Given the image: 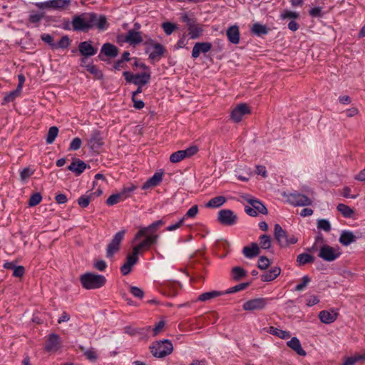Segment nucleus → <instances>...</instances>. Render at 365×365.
<instances>
[{
	"mask_svg": "<svg viewBox=\"0 0 365 365\" xmlns=\"http://www.w3.org/2000/svg\"><path fill=\"white\" fill-rule=\"evenodd\" d=\"M164 223L162 220H157L147 227H141L136 232L133 242L141 237H144V239L133 247L132 253L128 255L126 262L120 267V272L123 275H128L131 272L132 267L138 261V255L139 254L149 250L153 245L158 243L160 235L157 233V231Z\"/></svg>",
	"mask_w": 365,
	"mask_h": 365,
	"instance_id": "1",
	"label": "nucleus"
},
{
	"mask_svg": "<svg viewBox=\"0 0 365 365\" xmlns=\"http://www.w3.org/2000/svg\"><path fill=\"white\" fill-rule=\"evenodd\" d=\"M72 26L74 31L86 32L94 27L99 30H106L108 24L105 16H98L95 13H83L73 18Z\"/></svg>",
	"mask_w": 365,
	"mask_h": 365,
	"instance_id": "2",
	"label": "nucleus"
},
{
	"mask_svg": "<svg viewBox=\"0 0 365 365\" xmlns=\"http://www.w3.org/2000/svg\"><path fill=\"white\" fill-rule=\"evenodd\" d=\"M80 282L86 289H96L103 287L106 279L103 275L93 272H86L80 276Z\"/></svg>",
	"mask_w": 365,
	"mask_h": 365,
	"instance_id": "3",
	"label": "nucleus"
},
{
	"mask_svg": "<svg viewBox=\"0 0 365 365\" xmlns=\"http://www.w3.org/2000/svg\"><path fill=\"white\" fill-rule=\"evenodd\" d=\"M150 352L156 358H164L173 351L171 341L168 339L157 341L150 346Z\"/></svg>",
	"mask_w": 365,
	"mask_h": 365,
	"instance_id": "4",
	"label": "nucleus"
},
{
	"mask_svg": "<svg viewBox=\"0 0 365 365\" xmlns=\"http://www.w3.org/2000/svg\"><path fill=\"white\" fill-rule=\"evenodd\" d=\"M274 237L281 247H287L297 242V238L294 235H289L279 224H275L274 227Z\"/></svg>",
	"mask_w": 365,
	"mask_h": 365,
	"instance_id": "5",
	"label": "nucleus"
},
{
	"mask_svg": "<svg viewBox=\"0 0 365 365\" xmlns=\"http://www.w3.org/2000/svg\"><path fill=\"white\" fill-rule=\"evenodd\" d=\"M281 195L286 198V201L293 205V206H299L304 207L311 205L312 201L305 195L301 194L297 192L287 193L284 191L280 192Z\"/></svg>",
	"mask_w": 365,
	"mask_h": 365,
	"instance_id": "6",
	"label": "nucleus"
},
{
	"mask_svg": "<svg viewBox=\"0 0 365 365\" xmlns=\"http://www.w3.org/2000/svg\"><path fill=\"white\" fill-rule=\"evenodd\" d=\"M246 200L250 205H246L245 207V211L248 215L256 217L258 214L267 215L268 213L265 205L259 200L254 197H248L246 198Z\"/></svg>",
	"mask_w": 365,
	"mask_h": 365,
	"instance_id": "7",
	"label": "nucleus"
},
{
	"mask_svg": "<svg viewBox=\"0 0 365 365\" xmlns=\"http://www.w3.org/2000/svg\"><path fill=\"white\" fill-rule=\"evenodd\" d=\"M137 188V186L132 184L129 187H124L122 191L113 194L106 200V204L108 206H113L120 202L124 201L130 197L133 192Z\"/></svg>",
	"mask_w": 365,
	"mask_h": 365,
	"instance_id": "8",
	"label": "nucleus"
},
{
	"mask_svg": "<svg viewBox=\"0 0 365 365\" xmlns=\"http://www.w3.org/2000/svg\"><path fill=\"white\" fill-rule=\"evenodd\" d=\"M269 302L268 298H255L245 302L242 309L245 311H256L264 309Z\"/></svg>",
	"mask_w": 365,
	"mask_h": 365,
	"instance_id": "9",
	"label": "nucleus"
},
{
	"mask_svg": "<svg viewBox=\"0 0 365 365\" xmlns=\"http://www.w3.org/2000/svg\"><path fill=\"white\" fill-rule=\"evenodd\" d=\"M341 252L329 245H323L319 253V257L327 262H332L339 257Z\"/></svg>",
	"mask_w": 365,
	"mask_h": 365,
	"instance_id": "10",
	"label": "nucleus"
},
{
	"mask_svg": "<svg viewBox=\"0 0 365 365\" xmlns=\"http://www.w3.org/2000/svg\"><path fill=\"white\" fill-rule=\"evenodd\" d=\"M217 220L223 225L232 226L237 223V216L232 210L224 209L219 211Z\"/></svg>",
	"mask_w": 365,
	"mask_h": 365,
	"instance_id": "11",
	"label": "nucleus"
},
{
	"mask_svg": "<svg viewBox=\"0 0 365 365\" xmlns=\"http://www.w3.org/2000/svg\"><path fill=\"white\" fill-rule=\"evenodd\" d=\"M198 149L196 146H191L185 150H178L172 153L170 156V161L173 163H179L186 158L195 155Z\"/></svg>",
	"mask_w": 365,
	"mask_h": 365,
	"instance_id": "12",
	"label": "nucleus"
},
{
	"mask_svg": "<svg viewBox=\"0 0 365 365\" xmlns=\"http://www.w3.org/2000/svg\"><path fill=\"white\" fill-rule=\"evenodd\" d=\"M71 3V0H49L45 2L37 3L36 6L41 9H62L68 6Z\"/></svg>",
	"mask_w": 365,
	"mask_h": 365,
	"instance_id": "13",
	"label": "nucleus"
},
{
	"mask_svg": "<svg viewBox=\"0 0 365 365\" xmlns=\"http://www.w3.org/2000/svg\"><path fill=\"white\" fill-rule=\"evenodd\" d=\"M250 113V107L246 103H240L231 111L230 118L235 123H239L244 115Z\"/></svg>",
	"mask_w": 365,
	"mask_h": 365,
	"instance_id": "14",
	"label": "nucleus"
},
{
	"mask_svg": "<svg viewBox=\"0 0 365 365\" xmlns=\"http://www.w3.org/2000/svg\"><path fill=\"white\" fill-rule=\"evenodd\" d=\"M61 341L56 334H51L46 341L44 350L47 352H56L61 348Z\"/></svg>",
	"mask_w": 365,
	"mask_h": 365,
	"instance_id": "15",
	"label": "nucleus"
},
{
	"mask_svg": "<svg viewBox=\"0 0 365 365\" xmlns=\"http://www.w3.org/2000/svg\"><path fill=\"white\" fill-rule=\"evenodd\" d=\"M212 43L210 42H197L192 51V57L197 58L201 53H206L212 48Z\"/></svg>",
	"mask_w": 365,
	"mask_h": 365,
	"instance_id": "16",
	"label": "nucleus"
},
{
	"mask_svg": "<svg viewBox=\"0 0 365 365\" xmlns=\"http://www.w3.org/2000/svg\"><path fill=\"white\" fill-rule=\"evenodd\" d=\"M103 54L110 58H115L118 54V48L112 43H106L102 46L101 53L98 56V57L103 61L104 58L102 57Z\"/></svg>",
	"mask_w": 365,
	"mask_h": 365,
	"instance_id": "17",
	"label": "nucleus"
},
{
	"mask_svg": "<svg viewBox=\"0 0 365 365\" xmlns=\"http://www.w3.org/2000/svg\"><path fill=\"white\" fill-rule=\"evenodd\" d=\"M78 51L82 56L88 57L94 56L97 52V48L92 46L91 41H86L79 43Z\"/></svg>",
	"mask_w": 365,
	"mask_h": 365,
	"instance_id": "18",
	"label": "nucleus"
},
{
	"mask_svg": "<svg viewBox=\"0 0 365 365\" xmlns=\"http://www.w3.org/2000/svg\"><path fill=\"white\" fill-rule=\"evenodd\" d=\"M242 253L247 258L252 259L259 255V246L256 242H252L250 246L243 247Z\"/></svg>",
	"mask_w": 365,
	"mask_h": 365,
	"instance_id": "19",
	"label": "nucleus"
},
{
	"mask_svg": "<svg viewBox=\"0 0 365 365\" xmlns=\"http://www.w3.org/2000/svg\"><path fill=\"white\" fill-rule=\"evenodd\" d=\"M86 164L81 160L80 159L75 158L71 165L68 167V169L75 173L76 175H79L86 168Z\"/></svg>",
	"mask_w": 365,
	"mask_h": 365,
	"instance_id": "20",
	"label": "nucleus"
},
{
	"mask_svg": "<svg viewBox=\"0 0 365 365\" xmlns=\"http://www.w3.org/2000/svg\"><path fill=\"white\" fill-rule=\"evenodd\" d=\"M338 314L334 311H321L319 314V318L322 323L331 324L337 318Z\"/></svg>",
	"mask_w": 365,
	"mask_h": 365,
	"instance_id": "21",
	"label": "nucleus"
},
{
	"mask_svg": "<svg viewBox=\"0 0 365 365\" xmlns=\"http://www.w3.org/2000/svg\"><path fill=\"white\" fill-rule=\"evenodd\" d=\"M356 240V236L350 230H343L340 235L339 241L344 246H349Z\"/></svg>",
	"mask_w": 365,
	"mask_h": 365,
	"instance_id": "22",
	"label": "nucleus"
},
{
	"mask_svg": "<svg viewBox=\"0 0 365 365\" xmlns=\"http://www.w3.org/2000/svg\"><path fill=\"white\" fill-rule=\"evenodd\" d=\"M227 36L230 42L237 44L240 42V31L239 27L236 25L230 26L226 32Z\"/></svg>",
	"mask_w": 365,
	"mask_h": 365,
	"instance_id": "23",
	"label": "nucleus"
},
{
	"mask_svg": "<svg viewBox=\"0 0 365 365\" xmlns=\"http://www.w3.org/2000/svg\"><path fill=\"white\" fill-rule=\"evenodd\" d=\"M281 273L279 267H273L269 270L261 275L262 282H271L275 279Z\"/></svg>",
	"mask_w": 365,
	"mask_h": 365,
	"instance_id": "24",
	"label": "nucleus"
},
{
	"mask_svg": "<svg viewBox=\"0 0 365 365\" xmlns=\"http://www.w3.org/2000/svg\"><path fill=\"white\" fill-rule=\"evenodd\" d=\"M287 345L299 356H306L307 353L302 347L301 343L298 338L292 337L289 341L287 342Z\"/></svg>",
	"mask_w": 365,
	"mask_h": 365,
	"instance_id": "25",
	"label": "nucleus"
},
{
	"mask_svg": "<svg viewBox=\"0 0 365 365\" xmlns=\"http://www.w3.org/2000/svg\"><path fill=\"white\" fill-rule=\"evenodd\" d=\"M125 41L130 44H138L143 41L140 32L130 30L125 36Z\"/></svg>",
	"mask_w": 365,
	"mask_h": 365,
	"instance_id": "26",
	"label": "nucleus"
},
{
	"mask_svg": "<svg viewBox=\"0 0 365 365\" xmlns=\"http://www.w3.org/2000/svg\"><path fill=\"white\" fill-rule=\"evenodd\" d=\"M88 143L93 149L99 148L103 144V139L98 131L95 130L92 133Z\"/></svg>",
	"mask_w": 365,
	"mask_h": 365,
	"instance_id": "27",
	"label": "nucleus"
},
{
	"mask_svg": "<svg viewBox=\"0 0 365 365\" xmlns=\"http://www.w3.org/2000/svg\"><path fill=\"white\" fill-rule=\"evenodd\" d=\"M150 80V72H143L138 74H135V79L133 81V83L136 86H145L146 85Z\"/></svg>",
	"mask_w": 365,
	"mask_h": 365,
	"instance_id": "28",
	"label": "nucleus"
},
{
	"mask_svg": "<svg viewBox=\"0 0 365 365\" xmlns=\"http://www.w3.org/2000/svg\"><path fill=\"white\" fill-rule=\"evenodd\" d=\"M153 51L149 55L150 58L153 60L160 59L165 52L164 46L158 43L153 45Z\"/></svg>",
	"mask_w": 365,
	"mask_h": 365,
	"instance_id": "29",
	"label": "nucleus"
},
{
	"mask_svg": "<svg viewBox=\"0 0 365 365\" xmlns=\"http://www.w3.org/2000/svg\"><path fill=\"white\" fill-rule=\"evenodd\" d=\"M268 333L278 336L280 339H286L290 337L291 334L290 332L288 331H284L282 329H279L278 328H276L274 327H269L267 331Z\"/></svg>",
	"mask_w": 365,
	"mask_h": 365,
	"instance_id": "30",
	"label": "nucleus"
},
{
	"mask_svg": "<svg viewBox=\"0 0 365 365\" xmlns=\"http://www.w3.org/2000/svg\"><path fill=\"white\" fill-rule=\"evenodd\" d=\"M222 294H224V292H220V291H215V290L204 292L199 295V297L197 298V301H200V302L209 301L213 298L220 297Z\"/></svg>",
	"mask_w": 365,
	"mask_h": 365,
	"instance_id": "31",
	"label": "nucleus"
},
{
	"mask_svg": "<svg viewBox=\"0 0 365 365\" xmlns=\"http://www.w3.org/2000/svg\"><path fill=\"white\" fill-rule=\"evenodd\" d=\"M225 202L226 198L224 196H217L210 200L207 202L206 207L210 208H217L224 205Z\"/></svg>",
	"mask_w": 365,
	"mask_h": 365,
	"instance_id": "32",
	"label": "nucleus"
},
{
	"mask_svg": "<svg viewBox=\"0 0 365 365\" xmlns=\"http://www.w3.org/2000/svg\"><path fill=\"white\" fill-rule=\"evenodd\" d=\"M268 31L269 29L266 26L259 23H255L251 28V32L258 36L265 35L268 33Z\"/></svg>",
	"mask_w": 365,
	"mask_h": 365,
	"instance_id": "33",
	"label": "nucleus"
},
{
	"mask_svg": "<svg viewBox=\"0 0 365 365\" xmlns=\"http://www.w3.org/2000/svg\"><path fill=\"white\" fill-rule=\"evenodd\" d=\"M187 29L189 31V35L192 39H196L199 38L202 33V29L197 25L195 22L192 25H189Z\"/></svg>",
	"mask_w": 365,
	"mask_h": 365,
	"instance_id": "34",
	"label": "nucleus"
},
{
	"mask_svg": "<svg viewBox=\"0 0 365 365\" xmlns=\"http://www.w3.org/2000/svg\"><path fill=\"white\" fill-rule=\"evenodd\" d=\"M365 360V354H355L351 357H346L341 365H355L356 362Z\"/></svg>",
	"mask_w": 365,
	"mask_h": 365,
	"instance_id": "35",
	"label": "nucleus"
},
{
	"mask_svg": "<svg viewBox=\"0 0 365 365\" xmlns=\"http://www.w3.org/2000/svg\"><path fill=\"white\" fill-rule=\"evenodd\" d=\"M259 246L262 249L268 250L272 247V239L269 235H262L259 237Z\"/></svg>",
	"mask_w": 365,
	"mask_h": 365,
	"instance_id": "36",
	"label": "nucleus"
},
{
	"mask_svg": "<svg viewBox=\"0 0 365 365\" xmlns=\"http://www.w3.org/2000/svg\"><path fill=\"white\" fill-rule=\"evenodd\" d=\"M314 261V257L309 254L302 253L297 256V262L300 265H303L307 263H312Z\"/></svg>",
	"mask_w": 365,
	"mask_h": 365,
	"instance_id": "37",
	"label": "nucleus"
},
{
	"mask_svg": "<svg viewBox=\"0 0 365 365\" xmlns=\"http://www.w3.org/2000/svg\"><path fill=\"white\" fill-rule=\"evenodd\" d=\"M341 195L346 198H356L359 195V192L356 189L346 186L343 188Z\"/></svg>",
	"mask_w": 365,
	"mask_h": 365,
	"instance_id": "38",
	"label": "nucleus"
},
{
	"mask_svg": "<svg viewBox=\"0 0 365 365\" xmlns=\"http://www.w3.org/2000/svg\"><path fill=\"white\" fill-rule=\"evenodd\" d=\"M58 133V128L56 126H52L49 128L47 136H46V143L48 144H51L55 140Z\"/></svg>",
	"mask_w": 365,
	"mask_h": 365,
	"instance_id": "39",
	"label": "nucleus"
},
{
	"mask_svg": "<svg viewBox=\"0 0 365 365\" xmlns=\"http://www.w3.org/2000/svg\"><path fill=\"white\" fill-rule=\"evenodd\" d=\"M86 70L91 73V74L94 75V76L98 79H101L103 76V74L101 70L98 69L97 66L94 64H88L86 66Z\"/></svg>",
	"mask_w": 365,
	"mask_h": 365,
	"instance_id": "40",
	"label": "nucleus"
},
{
	"mask_svg": "<svg viewBox=\"0 0 365 365\" xmlns=\"http://www.w3.org/2000/svg\"><path fill=\"white\" fill-rule=\"evenodd\" d=\"M120 249V245L113 242H110L106 249V257L108 258L112 257Z\"/></svg>",
	"mask_w": 365,
	"mask_h": 365,
	"instance_id": "41",
	"label": "nucleus"
},
{
	"mask_svg": "<svg viewBox=\"0 0 365 365\" xmlns=\"http://www.w3.org/2000/svg\"><path fill=\"white\" fill-rule=\"evenodd\" d=\"M337 210L345 217H351L354 213L353 210L344 204H339L337 205Z\"/></svg>",
	"mask_w": 365,
	"mask_h": 365,
	"instance_id": "42",
	"label": "nucleus"
},
{
	"mask_svg": "<svg viewBox=\"0 0 365 365\" xmlns=\"http://www.w3.org/2000/svg\"><path fill=\"white\" fill-rule=\"evenodd\" d=\"M232 277L235 280H240L246 275V271L240 267H235L232 270Z\"/></svg>",
	"mask_w": 365,
	"mask_h": 365,
	"instance_id": "43",
	"label": "nucleus"
},
{
	"mask_svg": "<svg viewBox=\"0 0 365 365\" xmlns=\"http://www.w3.org/2000/svg\"><path fill=\"white\" fill-rule=\"evenodd\" d=\"M248 286H249L248 282L240 283L234 287L229 288L224 292V294L235 293V292H240V291H242V290L246 289Z\"/></svg>",
	"mask_w": 365,
	"mask_h": 365,
	"instance_id": "44",
	"label": "nucleus"
},
{
	"mask_svg": "<svg viewBox=\"0 0 365 365\" xmlns=\"http://www.w3.org/2000/svg\"><path fill=\"white\" fill-rule=\"evenodd\" d=\"M91 193L83 195L78 199V204L80 207L86 208L89 205L91 200Z\"/></svg>",
	"mask_w": 365,
	"mask_h": 365,
	"instance_id": "45",
	"label": "nucleus"
},
{
	"mask_svg": "<svg viewBox=\"0 0 365 365\" xmlns=\"http://www.w3.org/2000/svg\"><path fill=\"white\" fill-rule=\"evenodd\" d=\"M42 200V196L39 192H35L31 195L29 200V207H34L38 205Z\"/></svg>",
	"mask_w": 365,
	"mask_h": 365,
	"instance_id": "46",
	"label": "nucleus"
},
{
	"mask_svg": "<svg viewBox=\"0 0 365 365\" xmlns=\"http://www.w3.org/2000/svg\"><path fill=\"white\" fill-rule=\"evenodd\" d=\"M317 228L325 232L331 230V225L327 220L320 219L317 221Z\"/></svg>",
	"mask_w": 365,
	"mask_h": 365,
	"instance_id": "47",
	"label": "nucleus"
},
{
	"mask_svg": "<svg viewBox=\"0 0 365 365\" xmlns=\"http://www.w3.org/2000/svg\"><path fill=\"white\" fill-rule=\"evenodd\" d=\"M70 43L71 41L68 36H64L57 43H55V48H66L69 46Z\"/></svg>",
	"mask_w": 365,
	"mask_h": 365,
	"instance_id": "48",
	"label": "nucleus"
},
{
	"mask_svg": "<svg viewBox=\"0 0 365 365\" xmlns=\"http://www.w3.org/2000/svg\"><path fill=\"white\" fill-rule=\"evenodd\" d=\"M79 348L84 352V355L88 359L93 361L97 359V354L93 349L85 350V348L82 346H80Z\"/></svg>",
	"mask_w": 365,
	"mask_h": 365,
	"instance_id": "49",
	"label": "nucleus"
},
{
	"mask_svg": "<svg viewBox=\"0 0 365 365\" xmlns=\"http://www.w3.org/2000/svg\"><path fill=\"white\" fill-rule=\"evenodd\" d=\"M299 16V14L297 12L292 11L289 10H285L280 14V17L282 19H297Z\"/></svg>",
	"mask_w": 365,
	"mask_h": 365,
	"instance_id": "50",
	"label": "nucleus"
},
{
	"mask_svg": "<svg viewBox=\"0 0 365 365\" xmlns=\"http://www.w3.org/2000/svg\"><path fill=\"white\" fill-rule=\"evenodd\" d=\"M21 91H18L17 89H16L14 91L9 92L4 96L2 104H6L13 101L19 95Z\"/></svg>",
	"mask_w": 365,
	"mask_h": 365,
	"instance_id": "51",
	"label": "nucleus"
},
{
	"mask_svg": "<svg viewBox=\"0 0 365 365\" xmlns=\"http://www.w3.org/2000/svg\"><path fill=\"white\" fill-rule=\"evenodd\" d=\"M162 28L167 35H170L177 29V26L173 23L164 22L162 24Z\"/></svg>",
	"mask_w": 365,
	"mask_h": 365,
	"instance_id": "52",
	"label": "nucleus"
},
{
	"mask_svg": "<svg viewBox=\"0 0 365 365\" xmlns=\"http://www.w3.org/2000/svg\"><path fill=\"white\" fill-rule=\"evenodd\" d=\"M269 260L267 257L261 256L258 259L257 267L264 270L269 266Z\"/></svg>",
	"mask_w": 365,
	"mask_h": 365,
	"instance_id": "53",
	"label": "nucleus"
},
{
	"mask_svg": "<svg viewBox=\"0 0 365 365\" xmlns=\"http://www.w3.org/2000/svg\"><path fill=\"white\" fill-rule=\"evenodd\" d=\"M310 282V278L305 275L302 278V282L297 284L294 287L295 291H302Z\"/></svg>",
	"mask_w": 365,
	"mask_h": 365,
	"instance_id": "54",
	"label": "nucleus"
},
{
	"mask_svg": "<svg viewBox=\"0 0 365 365\" xmlns=\"http://www.w3.org/2000/svg\"><path fill=\"white\" fill-rule=\"evenodd\" d=\"M198 212V207L197 205H193L185 213V216L182 218L184 219H188V218H194Z\"/></svg>",
	"mask_w": 365,
	"mask_h": 365,
	"instance_id": "55",
	"label": "nucleus"
},
{
	"mask_svg": "<svg viewBox=\"0 0 365 365\" xmlns=\"http://www.w3.org/2000/svg\"><path fill=\"white\" fill-rule=\"evenodd\" d=\"M125 232L126 230L124 229L120 230L119 232L115 233L111 241L113 242L115 244L117 243L120 245L124 238Z\"/></svg>",
	"mask_w": 365,
	"mask_h": 365,
	"instance_id": "56",
	"label": "nucleus"
},
{
	"mask_svg": "<svg viewBox=\"0 0 365 365\" xmlns=\"http://www.w3.org/2000/svg\"><path fill=\"white\" fill-rule=\"evenodd\" d=\"M125 232L126 230L124 229L120 230L119 232L115 233L111 241L113 242L115 244L117 243L120 245L124 238Z\"/></svg>",
	"mask_w": 365,
	"mask_h": 365,
	"instance_id": "57",
	"label": "nucleus"
},
{
	"mask_svg": "<svg viewBox=\"0 0 365 365\" xmlns=\"http://www.w3.org/2000/svg\"><path fill=\"white\" fill-rule=\"evenodd\" d=\"M43 41L48 43L53 49H55V43L53 42V37L48 34H43L41 36Z\"/></svg>",
	"mask_w": 365,
	"mask_h": 365,
	"instance_id": "58",
	"label": "nucleus"
},
{
	"mask_svg": "<svg viewBox=\"0 0 365 365\" xmlns=\"http://www.w3.org/2000/svg\"><path fill=\"white\" fill-rule=\"evenodd\" d=\"M130 292L134 297L139 299H142L144 296V292L143 291V289L138 287H131L130 289Z\"/></svg>",
	"mask_w": 365,
	"mask_h": 365,
	"instance_id": "59",
	"label": "nucleus"
},
{
	"mask_svg": "<svg viewBox=\"0 0 365 365\" xmlns=\"http://www.w3.org/2000/svg\"><path fill=\"white\" fill-rule=\"evenodd\" d=\"M81 140L79 138H75L73 139L71 143H70L69 150H77L81 146Z\"/></svg>",
	"mask_w": 365,
	"mask_h": 365,
	"instance_id": "60",
	"label": "nucleus"
},
{
	"mask_svg": "<svg viewBox=\"0 0 365 365\" xmlns=\"http://www.w3.org/2000/svg\"><path fill=\"white\" fill-rule=\"evenodd\" d=\"M163 172H156L146 182H160L163 180Z\"/></svg>",
	"mask_w": 365,
	"mask_h": 365,
	"instance_id": "61",
	"label": "nucleus"
},
{
	"mask_svg": "<svg viewBox=\"0 0 365 365\" xmlns=\"http://www.w3.org/2000/svg\"><path fill=\"white\" fill-rule=\"evenodd\" d=\"M34 173V171L29 168H24L20 173L21 180H27Z\"/></svg>",
	"mask_w": 365,
	"mask_h": 365,
	"instance_id": "62",
	"label": "nucleus"
},
{
	"mask_svg": "<svg viewBox=\"0 0 365 365\" xmlns=\"http://www.w3.org/2000/svg\"><path fill=\"white\" fill-rule=\"evenodd\" d=\"M13 271V276L16 277H21L25 273V269L23 266H15Z\"/></svg>",
	"mask_w": 365,
	"mask_h": 365,
	"instance_id": "63",
	"label": "nucleus"
},
{
	"mask_svg": "<svg viewBox=\"0 0 365 365\" xmlns=\"http://www.w3.org/2000/svg\"><path fill=\"white\" fill-rule=\"evenodd\" d=\"M94 268L96 269L98 271L103 272L104 271L107 267V264L104 260H98L94 263L93 265Z\"/></svg>",
	"mask_w": 365,
	"mask_h": 365,
	"instance_id": "64",
	"label": "nucleus"
}]
</instances>
